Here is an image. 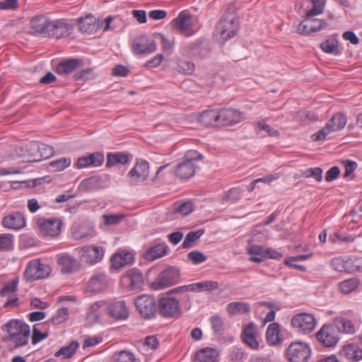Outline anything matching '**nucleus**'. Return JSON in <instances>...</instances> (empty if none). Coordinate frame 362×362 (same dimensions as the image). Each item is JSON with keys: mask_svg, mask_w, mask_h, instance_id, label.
<instances>
[{"mask_svg": "<svg viewBox=\"0 0 362 362\" xmlns=\"http://www.w3.org/2000/svg\"><path fill=\"white\" fill-rule=\"evenodd\" d=\"M8 332L5 341L14 348L27 344L30 334V327L21 320H11L2 327Z\"/></svg>", "mask_w": 362, "mask_h": 362, "instance_id": "1", "label": "nucleus"}, {"mask_svg": "<svg viewBox=\"0 0 362 362\" xmlns=\"http://www.w3.org/2000/svg\"><path fill=\"white\" fill-rule=\"evenodd\" d=\"M171 25L179 33L186 37L194 35L199 28L197 18L185 11L180 13Z\"/></svg>", "mask_w": 362, "mask_h": 362, "instance_id": "2", "label": "nucleus"}, {"mask_svg": "<svg viewBox=\"0 0 362 362\" xmlns=\"http://www.w3.org/2000/svg\"><path fill=\"white\" fill-rule=\"evenodd\" d=\"M238 30V22L233 13H226L216 26V33L223 42L233 37Z\"/></svg>", "mask_w": 362, "mask_h": 362, "instance_id": "3", "label": "nucleus"}, {"mask_svg": "<svg viewBox=\"0 0 362 362\" xmlns=\"http://www.w3.org/2000/svg\"><path fill=\"white\" fill-rule=\"evenodd\" d=\"M346 124V116L342 114H337L327 122L323 129L313 135V140L315 141L325 140L332 132L341 130Z\"/></svg>", "mask_w": 362, "mask_h": 362, "instance_id": "4", "label": "nucleus"}, {"mask_svg": "<svg viewBox=\"0 0 362 362\" xmlns=\"http://www.w3.org/2000/svg\"><path fill=\"white\" fill-rule=\"evenodd\" d=\"M180 279V270L175 267H170L160 272L154 281L151 288L154 290H160L177 284Z\"/></svg>", "mask_w": 362, "mask_h": 362, "instance_id": "5", "label": "nucleus"}, {"mask_svg": "<svg viewBox=\"0 0 362 362\" xmlns=\"http://www.w3.org/2000/svg\"><path fill=\"white\" fill-rule=\"evenodd\" d=\"M50 272L51 268L48 264L42 263L39 259H33L28 263L24 277L27 281H33L46 278Z\"/></svg>", "mask_w": 362, "mask_h": 362, "instance_id": "6", "label": "nucleus"}, {"mask_svg": "<svg viewBox=\"0 0 362 362\" xmlns=\"http://www.w3.org/2000/svg\"><path fill=\"white\" fill-rule=\"evenodd\" d=\"M310 354L309 346L303 342L291 343L286 351L289 362H307Z\"/></svg>", "mask_w": 362, "mask_h": 362, "instance_id": "7", "label": "nucleus"}, {"mask_svg": "<svg viewBox=\"0 0 362 362\" xmlns=\"http://www.w3.org/2000/svg\"><path fill=\"white\" fill-rule=\"evenodd\" d=\"M316 319L310 313H302L294 315L291 319V325L297 332L309 334L316 327Z\"/></svg>", "mask_w": 362, "mask_h": 362, "instance_id": "8", "label": "nucleus"}, {"mask_svg": "<svg viewBox=\"0 0 362 362\" xmlns=\"http://www.w3.org/2000/svg\"><path fill=\"white\" fill-rule=\"evenodd\" d=\"M76 250L80 260L90 265L100 262L104 256V250L99 246L87 245Z\"/></svg>", "mask_w": 362, "mask_h": 362, "instance_id": "9", "label": "nucleus"}, {"mask_svg": "<svg viewBox=\"0 0 362 362\" xmlns=\"http://www.w3.org/2000/svg\"><path fill=\"white\" fill-rule=\"evenodd\" d=\"M315 16L306 14L305 18L298 26L297 31L299 34L310 35L328 26V23L325 20L315 18Z\"/></svg>", "mask_w": 362, "mask_h": 362, "instance_id": "10", "label": "nucleus"}, {"mask_svg": "<svg viewBox=\"0 0 362 362\" xmlns=\"http://www.w3.org/2000/svg\"><path fill=\"white\" fill-rule=\"evenodd\" d=\"M134 303L137 310L144 318L150 319L155 315L157 307L153 297L142 295L135 299Z\"/></svg>", "mask_w": 362, "mask_h": 362, "instance_id": "11", "label": "nucleus"}, {"mask_svg": "<svg viewBox=\"0 0 362 362\" xmlns=\"http://www.w3.org/2000/svg\"><path fill=\"white\" fill-rule=\"evenodd\" d=\"M158 309L159 313L165 317H179L181 315L179 301L174 297L160 298Z\"/></svg>", "mask_w": 362, "mask_h": 362, "instance_id": "12", "label": "nucleus"}, {"mask_svg": "<svg viewBox=\"0 0 362 362\" xmlns=\"http://www.w3.org/2000/svg\"><path fill=\"white\" fill-rule=\"evenodd\" d=\"M56 261L61 273L71 274L78 272L81 267V262L68 253H60L57 255Z\"/></svg>", "mask_w": 362, "mask_h": 362, "instance_id": "13", "label": "nucleus"}, {"mask_svg": "<svg viewBox=\"0 0 362 362\" xmlns=\"http://www.w3.org/2000/svg\"><path fill=\"white\" fill-rule=\"evenodd\" d=\"M109 283L110 279L104 272H95L88 281L86 291L94 293L101 292L107 287Z\"/></svg>", "mask_w": 362, "mask_h": 362, "instance_id": "14", "label": "nucleus"}, {"mask_svg": "<svg viewBox=\"0 0 362 362\" xmlns=\"http://www.w3.org/2000/svg\"><path fill=\"white\" fill-rule=\"evenodd\" d=\"M37 223L42 233L45 235L54 237L60 233L62 221L58 218L47 219L40 218Z\"/></svg>", "mask_w": 362, "mask_h": 362, "instance_id": "15", "label": "nucleus"}, {"mask_svg": "<svg viewBox=\"0 0 362 362\" xmlns=\"http://www.w3.org/2000/svg\"><path fill=\"white\" fill-rule=\"evenodd\" d=\"M316 337L320 342L327 347L335 346L339 341V337L334 327L329 325H323L316 334Z\"/></svg>", "mask_w": 362, "mask_h": 362, "instance_id": "16", "label": "nucleus"}, {"mask_svg": "<svg viewBox=\"0 0 362 362\" xmlns=\"http://www.w3.org/2000/svg\"><path fill=\"white\" fill-rule=\"evenodd\" d=\"M149 175V165L146 161L137 162L129 172V184L135 185L144 181Z\"/></svg>", "mask_w": 362, "mask_h": 362, "instance_id": "17", "label": "nucleus"}, {"mask_svg": "<svg viewBox=\"0 0 362 362\" xmlns=\"http://www.w3.org/2000/svg\"><path fill=\"white\" fill-rule=\"evenodd\" d=\"M1 225L5 228L18 230L25 227L26 221L23 213L13 211L3 218Z\"/></svg>", "mask_w": 362, "mask_h": 362, "instance_id": "18", "label": "nucleus"}, {"mask_svg": "<svg viewBox=\"0 0 362 362\" xmlns=\"http://www.w3.org/2000/svg\"><path fill=\"white\" fill-rule=\"evenodd\" d=\"M73 30L71 24L62 20L50 21L47 36L57 39L69 36Z\"/></svg>", "mask_w": 362, "mask_h": 362, "instance_id": "19", "label": "nucleus"}, {"mask_svg": "<svg viewBox=\"0 0 362 362\" xmlns=\"http://www.w3.org/2000/svg\"><path fill=\"white\" fill-rule=\"evenodd\" d=\"M219 124L229 126L240 122L244 117L243 113L237 110L225 108L218 110Z\"/></svg>", "mask_w": 362, "mask_h": 362, "instance_id": "20", "label": "nucleus"}, {"mask_svg": "<svg viewBox=\"0 0 362 362\" xmlns=\"http://www.w3.org/2000/svg\"><path fill=\"white\" fill-rule=\"evenodd\" d=\"M132 49L136 54H151L156 50V42L148 37L142 36L134 40Z\"/></svg>", "mask_w": 362, "mask_h": 362, "instance_id": "21", "label": "nucleus"}, {"mask_svg": "<svg viewBox=\"0 0 362 362\" xmlns=\"http://www.w3.org/2000/svg\"><path fill=\"white\" fill-rule=\"evenodd\" d=\"M104 163V155L100 152H95L78 158L76 167L82 169L88 167H98Z\"/></svg>", "mask_w": 362, "mask_h": 362, "instance_id": "22", "label": "nucleus"}, {"mask_svg": "<svg viewBox=\"0 0 362 362\" xmlns=\"http://www.w3.org/2000/svg\"><path fill=\"white\" fill-rule=\"evenodd\" d=\"M37 150V144L35 142H30L24 146L16 147V155L23 158L24 162L33 163L36 162V152Z\"/></svg>", "mask_w": 362, "mask_h": 362, "instance_id": "23", "label": "nucleus"}, {"mask_svg": "<svg viewBox=\"0 0 362 362\" xmlns=\"http://www.w3.org/2000/svg\"><path fill=\"white\" fill-rule=\"evenodd\" d=\"M107 311L110 316L115 320H124L128 318L129 313L124 301H117L111 303Z\"/></svg>", "mask_w": 362, "mask_h": 362, "instance_id": "24", "label": "nucleus"}, {"mask_svg": "<svg viewBox=\"0 0 362 362\" xmlns=\"http://www.w3.org/2000/svg\"><path fill=\"white\" fill-rule=\"evenodd\" d=\"M50 21L44 16L34 17L30 22V33L35 35L47 36L49 32Z\"/></svg>", "mask_w": 362, "mask_h": 362, "instance_id": "25", "label": "nucleus"}, {"mask_svg": "<svg viewBox=\"0 0 362 362\" xmlns=\"http://www.w3.org/2000/svg\"><path fill=\"white\" fill-rule=\"evenodd\" d=\"M17 283L18 281L16 279L13 280L6 284L0 291L1 296L8 297V299L5 302L6 307L17 305L18 298L14 296L17 290Z\"/></svg>", "mask_w": 362, "mask_h": 362, "instance_id": "26", "label": "nucleus"}, {"mask_svg": "<svg viewBox=\"0 0 362 362\" xmlns=\"http://www.w3.org/2000/svg\"><path fill=\"white\" fill-rule=\"evenodd\" d=\"M340 354L351 362H358L362 359V349L356 344H348L343 346Z\"/></svg>", "mask_w": 362, "mask_h": 362, "instance_id": "27", "label": "nucleus"}, {"mask_svg": "<svg viewBox=\"0 0 362 362\" xmlns=\"http://www.w3.org/2000/svg\"><path fill=\"white\" fill-rule=\"evenodd\" d=\"M198 122L205 127H214L219 124L218 110H207L197 117Z\"/></svg>", "mask_w": 362, "mask_h": 362, "instance_id": "28", "label": "nucleus"}, {"mask_svg": "<svg viewBox=\"0 0 362 362\" xmlns=\"http://www.w3.org/2000/svg\"><path fill=\"white\" fill-rule=\"evenodd\" d=\"M134 262V255L132 252L122 251L115 253L111 257L112 267L115 269H119L124 266L131 264Z\"/></svg>", "mask_w": 362, "mask_h": 362, "instance_id": "29", "label": "nucleus"}, {"mask_svg": "<svg viewBox=\"0 0 362 362\" xmlns=\"http://www.w3.org/2000/svg\"><path fill=\"white\" fill-rule=\"evenodd\" d=\"M196 165L194 163L184 160L179 163L175 170V174L180 179H188L195 173Z\"/></svg>", "mask_w": 362, "mask_h": 362, "instance_id": "30", "label": "nucleus"}, {"mask_svg": "<svg viewBox=\"0 0 362 362\" xmlns=\"http://www.w3.org/2000/svg\"><path fill=\"white\" fill-rule=\"evenodd\" d=\"M168 246L165 243H160L150 247L144 254V258L148 261H153L167 254Z\"/></svg>", "mask_w": 362, "mask_h": 362, "instance_id": "31", "label": "nucleus"}, {"mask_svg": "<svg viewBox=\"0 0 362 362\" xmlns=\"http://www.w3.org/2000/svg\"><path fill=\"white\" fill-rule=\"evenodd\" d=\"M81 63V60L78 59L63 60L57 65V73L62 76H67L79 67Z\"/></svg>", "mask_w": 362, "mask_h": 362, "instance_id": "32", "label": "nucleus"}, {"mask_svg": "<svg viewBox=\"0 0 362 362\" xmlns=\"http://www.w3.org/2000/svg\"><path fill=\"white\" fill-rule=\"evenodd\" d=\"M78 25L82 33H93L98 28V20L93 16L88 15L80 18Z\"/></svg>", "mask_w": 362, "mask_h": 362, "instance_id": "33", "label": "nucleus"}, {"mask_svg": "<svg viewBox=\"0 0 362 362\" xmlns=\"http://www.w3.org/2000/svg\"><path fill=\"white\" fill-rule=\"evenodd\" d=\"M103 187V180L98 175H94L82 180L78 186L82 192L97 190Z\"/></svg>", "mask_w": 362, "mask_h": 362, "instance_id": "34", "label": "nucleus"}, {"mask_svg": "<svg viewBox=\"0 0 362 362\" xmlns=\"http://www.w3.org/2000/svg\"><path fill=\"white\" fill-rule=\"evenodd\" d=\"M242 337L245 344L251 349H257L259 343L256 339V330L255 325L251 323L247 325L242 333Z\"/></svg>", "mask_w": 362, "mask_h": 362, "instance_id": "35", "label": "nucleus"}, {"mask_svg": "<svg viewBox=\"0 0 362 362\" xmlns=\"http://www.w3.org/2000/svg\"><path fill=\"white\" fill-rule=\"evenodd\" d=\"M218 353L211 348L199 351L195 356V362H218Z\"/></svg>", "mask_w": 362, "mask_h": 362, "instance_id": "36", "label": "nucleus"}, {"mask_svg": "<svg viewBox=\"0 0 362 362\" xmlns=\"http://www.w3.org/2000/svg\"><path fill=\"white\" fill-rule=\"evenodd\" d=\"M226 311L232 315H242L250 311L249 303L242 301L232 302L228 304Z\"/></svg>", "mask_w": 362, "mask_h": 362, "instance_id": "37", "label": "nucleus"}, {"mask_svg": "<svg viewBox=\"0 0 362 362\" xmlns=\"http://www.w3.org/2000/svg\"><path fill=\"white\" fill-rule=\"evenodd\" d=\"M47 325L46 323H37L33 327L32 343L35 344L48 337Z\"/></svg>", "mask_w": 362, "mask_h": 362, "instance_id": "38", "label": "nucleus"}, {"mask_svg": "<svg viewBox=\"0 0 362 362\" xmlns=\"http://www.w3.org/2000/svg\"><path fill=\"white\" fill-rule=\"evenodd\" d=\"M333 325L339 332L346 334H354L355 332V327L353 323L344 317H338L334 318Z\"/></svg>", "mask_w": 362, "mask_h": 362, "instance_id": "39", "label": "nucleus"}, {"mask_svg": "<svg viewBox=\"0 0 362 362\" xmlns=\"http://www.w3.org/2000/svg\"><path fill=\"white\" fill-rule=\"evenodd\" d=\"M124 278L129 281L132 289H140L144 285L143 275L138 271L130 270Z\"/></svg>", "mask_w": 362, "mask_h": 362, "instance_id": "40", "label": "nucleus"}, {"mask_svg": "<svg viewBox=\"0 0 362 362\" xmlns=\"http://www.w3.org/2000/svg\"><path fill=\"white\" fill-rule=\"evenodd\" d=\"M280 329L277 323L270 324L266 332V339L270 345H276L280 342Z\"/></svg>", "mask_w": 362, "mask_h": 362, "instance_id": "41", "label": "nucleus"}, {"mask_svg": "<svg viewBox=\"0 0 362 362\" xmlns=\"http://www.w3.org/2000/svg\"><path fill=\"white\" fill-rule=\"evenodd\" d=\"M129 161V156L122 153H108L107 156L106 166L112 167L117 164H127Z\"/></svg>", "mask_w": 362, "mask_h": 362, "instance_id": "42", "label": "nucleus"}, {"mask_svg": "<svg viewBox=\"0 0 362 362\" xmlns=\"http://www.w3.org/2000/svg\"><path fill=\"white\" fill-rule=\"evenodd\" d=\"M105 305V302L103 300L91 304L87 314V317L93 322L98 321L100 318L102 308H104Z\"/></svg>", "mask_w": 362, "mask_h": 362, "instance_id": "43", "label": "nucleus"}, {"mask_svg": "<svg viewBox=\"0 0 362 362\" xmlns=\"http://www.w3.org/2000/svg\"><path fill=\"white\" fill-rule=\"evenodd\" d=\"M176 70L182 74H191L194 69V64L189 60L178 57L175 62Z\"/></svg>", "mask_w": 362, "mask_h": 362, "instance_id": "44", "label": "nucleus"}, {"mask_svg": "<svg viewBox=\"0 0 362 362\" xmlns=\"http://www.w3.org/2000/svg\"><path fill=\"white\" fill-rule=\"evenodd\" d=\"M79 346V343L76 341H72L68 346H65L62 347L59 350H58L54 356L59 357L62 356L63 358H71L76 349Z\"/></svg>", "mask_w": 362, "mask_h": 362, "instance_id": "45", "label": "nucleus"}, {"mask_svg": "<svg viewBox=\"0 0 362 362\" xmlns=\"http://www.w3.org/2000/svg\"><path fill=\"white\" fill-rule=\"evenodd\" d=\"M112 362H140L139 359L127 351L115 352L112 357Z\"/></svg>", "mask_w": 362, "mask_h": 362, "instance_id": "46", "label": "nucleus"}, {"mask_svg": "<svg viewBox=\"0 0 362 362\" xmlns=\"http://www.w3.org/2000/svg\"><path fill=\"white\" fill-rule=\"evenodd\" d=\"M247 252L252 255L250 261L252 262H261L264 260V250L257 245H252L247 248Z\"/></svg>", "mask_w": 362, "mask_h": 362, "instance_id": "47", "label": "nucleus"}, {"mask_svg": "<svg viewBox=\"0 0 362 362\" xmlns=\"http://www.w3.org/2000/svg\"><path fill=\"white\" fill-rule=\"evenodd\" d=\"M54 148L47 144H37V150L36 152V162L42 160L47 159L54 155Z\"/></svg>", "mask_w": 362, "mask_h": 362, "instance_id": "48", "label": "nucleus"}, {"mask_svg": "<svg viewBox=\"0 0 362 362\" xmlns=\"http://www.w3.org/2000/svg\"><path fill=\"white\" fill-rule=\"evenodd\" d=\"M91 228L86 225H78L73 228L72 235L76 240L86 238L91 233Z\"/></svg>", "mask_w": 362, "mask_h": 362, "instance_id": "49", "label": "nucleus"}, {"mask_svg": "<svg viewBox=\"0 0 362 362\" xmlns=\"http://www.w3.org/2000/svg\"><path fill=\"white\" fill-rule=\"evenodd\" d=\"M204 233L203 230H198L197 231L189 232L185 237L182 247L185 249L189 248L192 246L193 243L197 240Z\"/></svg>", "mask_w": 362, "mask_h": 362, "instance_id": "50", "label": "nucleus"}, {"mask_svg": "<svg viewBox=\"0 0 362 362\" xmlns=\"http://www.w3.org/2000/svg\"><path fill=\"white\" fill-rule=\"evenodd\" d=\"M71 163V158H63L50 162L49 166L52 169L53 171L58 172L64 170L66 168L69 167Z\"/></svg>", "mask_w": 362, "mask_h": 362, "instance_id": "51", "label": "nucleus"}, {"mask_svg": "<svg viewBox=\"0 0 362 362\" xmlns=\"http://www.w3.org/2000/svg\"><path fill=\"white\" fill-rule=\"evenodd\" d=\"M313 4V8L307 11L306 14L308 16H317L323 13L325 5L326 0H310Z\"/></svg>", "mask_w": 362, "mask_h": 362, "instance_id": "52", "label": "nucleus"}, {"mask_svg": "<svg viewBox=\"0 0 362 362\" xmlns=\"http://www.w3.org/2000/svg\"><path fill=\"white\" fill-rule=\"evenodd\" d=\"M358 285V280L356 278L344 280L339 284V288L342 293H349L352 292Z\"/></svg>", "mask_w": 362, "mask_h": 362, "instance_id": "53", "label": "nucleus"}, {"mask_svg": "<svg viewBox=\"0 0 362 362\" xmlns=\"http://www.w3.org/2000/svg\"><path fill=\"white\" fill-rule=\"evenodd\" d=\"M193 284L194 291H201L202 290L211 291L216 290L218 288V283L214 281H205Z\"/></svg>", "mask_w": 362, "mask_h": 362, "instance_id": "54", "label": "nucleus"}, {"mask_svg": "<svg viewBox=\"0 0 362 362\" xmlns=\"http://www.w3.org/2000/svg\"><path fill=\"white\" fill-rule=\"evenodd\" d=\"M322 172L321 168H310L303 172V176L306 178L312 177L320 182L322 180Z\"/></svg>", "mask_w": 362, "mask_h": 362, "instance_id": "55", "label": "nucleus"}, {"mask_svg": "<svg viewBox=\"0 0 362 362\" xmlns=\"http://www.w3.org/2000/svg\"><path fill=\"white\" fill-rule=\"evenodd\" d=\"M69 317L66 308H59L56 314L52 317L51 322L54 325H59L65 322Z\"/></svg>", "mask_w": 362, "mask_h": 362, "instance_id": "56", "label": "nucleus"}, {"mask_svg": "<svg viewBox=\"0 0 362 362\" xmlns=\"http://www.w3.org/2000/svg\"><path fill=\"white\" fill-rule=\"evenodd\" d=\"M241 197V190L239 188L229 189L223 197L225 202H236Z\"/></svg>", "mask_w": 362, "mask_h": 362, "instance_id": "57", "label": "nucleus"}, {"mask_svg": "<svg viewBox=\"0 0 362 362\" xmlns=\"http://www.w3.org/2000/svg\"><path fill=\"white\" fill-rule=\"evenodd\" d=\"M102 217L105 225H117L124 219V216L123 214H104Z\"/></svg>", "mask_w": 362, "mask_h": 362, "instance_id": "58", "label": "nucleus"}, {"mask_svg": "<svg viewBox=\"0 0 362 362\" xmlns=\"http://www.w3.org/2000/svg\"><path fill=\"white\" fill-rule=\"evenodd\" d=\"M13 246V236L9 234L0 235V250H9Z\"/></svg>", "mask_w": 362, "mask_h": 362, "instance_id": "59", "label": "nucleus"}, {"mask_svg": "<svg viewBox=\"0 0 362 362\" xmlns=\"http://www.w3.org/2000/svg\"><path fill=\"white\" fill-rule=\"evenodd\" d=\"M187 257L194 264H201L206 259V257L203 253L196 250L189 252Z\"/></svg>", "mask_w": 362, "mask_h": 362, "instance_id": "60", "label": "nucleus"}, {"mask_svg": "<svg viewBox=\"0 0 362 362\" xmlns=\"http://www.w3.org/2000/svg\"><path fill=\"white\" fill-rule=\"evenodd\" d=\"M298 117L300 122L304 124H309L317 119L315 114L311 111L303 110L298 112Z\"/></svg>", "mask_w": 362, "mask_h": 362, "instance_id": "61", "label": "nucleus"}, {"mask_svg": "<svg viewBox=\"0 0 362 362\" xmlns=\"http://www.w3.org/2000/svg\"><path fill=\"white\" fill-rule=\"evenodd\" d=\"M257 127L259 132H266L268 135L271 136H276L279 134L277 130L265 124L264 121L258 122L257 124Z\"/></svg>", "mask_w": 362, "mask_h": 362, "instance_id": "62", "label": "nucleus"}, {"mask_svg": "<svg viewBox=\"0 0 362 362\" xmlns=\"http://www.w3.org/2000/svg\"><path fill=\"white\" fill-rule=\"evenodd\" d=\"M193 209V204L190 202L178 204L175 207V211H177L185 216L190 214Z\"/></svg>", "mask_w": 362, "mask_h": 362, "instance_id": "63", "label": "nucleus"}, {"mask_svg": "<svg viewBox=\"0 0 362 362\" xmlns=\"http://www.w3.org/2000/svg\"><path fill=\"white\" fill-rule=\"evenodd\" d=\"M213 330L216 332H221L223 329V322L222 319L217 315L212 316L210 318Z\"/></svg>", "mask_w": 362, "mask_h": 362, "instance_id": "64", "label": "nucleus"}]
</instances>
